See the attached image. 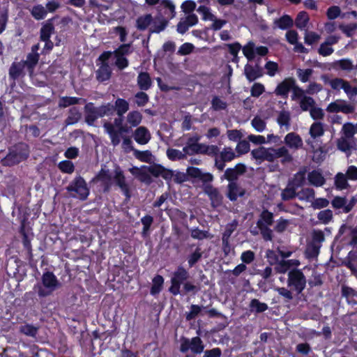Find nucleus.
<instances>
[{
    "label": "nucleus",
    "instance_id": "60",
    "mask_svg": "<svg viewBox=\"0 0 357 357\" xmlns=\"http://www.w3.org/2000/svg\"><path fill=\"white\" fill-rule=\"evenodd\" d=\"M134 156L142 162H149L152 159V154L150 151L134 150Z\"/></svg>",
    "mask_w": 357,
    "mask_h": 357
},
{
    "label": "nucleus",
    "instance_id": "48",
    "mask_svg": "<svg viewBox=\"0 0 357 357\" xmlns=\"http://www.w3.org/2000/svg\"><path fill=\"white\" fill-rule=\"evenodd\" d=\"M19 331L26 336L35 337L38 333V328L31 324H26L22 325Z\"/></svg>",
    "mask_w": 357,
    "mask_h": 357
},
{
    "label": "nucleus",
    "instance_id": "59",
    "mask_svg": "<svg viewBox=\"0 0 357 357\" xmlns=\"http://www.w3.org/2000/svg\"><path fill=\"white\" fill-rule=\"evenodd\" d=\"M275 291L284 299L285 302H290L294 298L293 292L294 291L291 290L290 288L276 287L275 288Z\"/></svg>",
    "mask_w": 357,
    "mask_h": 357
},
{
    "label": "nucleus",
    "instance_id": "29",
    "mask_svg": "<svg viewBox=\"0 0 357 357\" xmlns=\"http://www.w3.org/2000/svg\"><path fill=\"white\" fill-rule=\"evenodd\" d=\"M39 58V54L30 52L27 54L26 59L25 61H23L24 63V66H26V68L27 69L31 76L33 73L34 68L38 63Z\"/></svg>",
    "mask_w": 357,
    "mask_h": 357
},
{
    "label": "nucleus",
    "instance_id": "43",
    "mask_svg": "<svg viewBox=\"0 0 357 357\" xmlns=\"http://www.w3.org/2000/svg\"><path fill=\"white\" fill-rule=\"evenodd\" d=\"M350 139H351L344 137L339 138L337 141V146L338 149L346 153H350L352 149V145L349 142Z\"/></svg>",
    "mask_w": 357,
    "mask_h": 357
},
{
    "label": "nucleus",
    "instance_id": "40",
    "mask_svg": "<svg viewBox=\"0 0 357 357\" xmlns=\"http://www.w3.org/2000/svg\"><path fill=\"white\" fill-rule=\"evenodd\" d=\"M81 119V113L77 107H73L70 109L68 116L65 122L66 125H73L79 121Z\"/></svg>",
    "mask_w": 357,
    "mask_h": 357
},
{
    "label": "nucleus",
    "instance_id": "8",
    "mask_svg": "<svg viewBox=\"0 0 357 357\" xmlns=\"http://www.w3.org/2000/svg\"><path fill=\"white\" fill-rule=\"evenodd\" d=\"M42 282L44 287L40 285L37 286L38 294L40 297H45L50 295L61 285L54 273L49 271L43 273Z\"/></svg>",
    "mask_w": 357,
    "mask_h": 357
},
{
    "label": "nucleus",
    "instance_id": "56",
    "mask_svg": "<svg viewBox=\"0 0 357 357\" xmlns=\"http://www.w3.org/2000/svg\"><path fill=\"white\" fill-rule=\"evenodd\" d=\"M251 125L252 128L259 132H263L266 128V121L259 116H256L252 119Z\"/></svg>",
    "mask_w": 357,
    "mask_h": 357
},
{
    "label": "nucleus",
    "instance_id": "44",
    "mask_svg": "<svg viewBox=\"0 0 357 357\" xmlns=\"http://www.w3.org/2000/svg\"><path fill=\"white\" fill-rule=\"evenodd\" d=\"M153 285L151 289V294L152 295L158 294L160 292L163 283H164V279L162 276L160 275H157L155 276L152 280Z\"/></svg>",
    "mask_w": 357,
    "mask_h": 357
},
{
    "label": "nucleus",
    "instance_id": "9",
    "mask_svg": "<svg viewBox=\"0 0 357 357\" xmlns=\"http://www.w3.org/2000/svg\"><path fill=\"white\" fill-rule=\"evenodd\" d=\"M190 278L188 271L183 266H179L176 270L173 273L171 278V287L169 291L174 295L180 294L181 285L187 282Z\"/></svg>",
    "mask_w": 357,
    "mask_h": 357
},
{
    "label": "nucleus",
    "instance_id": "15",
    "mask_svg": "<svg viewBox=\"0 0 357 357\" xmlns=\"http://www.w3.org/2000/svg\"><path fill=\"white\" fill-rule=\"evenodd\" d=\"M204 192L209 197L213 207L215 208L222 205L224 197L217 188L211 184H206L204 186Z\"/></svg>",
    "mask_w": 357,
    "mask_h": 357
},
{
    "label": "nucleus",
    "instance_id": "14",
    "mask_svg": "<svg viewBox=\"0 0 357 357\" xmlns=\"http://www.w3.org/2000/svg\"><path fill=\"white\" fill-rule=\"evenodd\" d=\"M27 156L28 155L26 153H23L22 149L15 146L10 149L9 153L3 158L2 162L5 165L12 166L25 160Z\"/></svg>",
    "mask_w": 357,
    "mask_h": 357
},
{
    "label": "nucleus",
    "instance_id": "41",
    "mask_svg": "<svg viewBox=\"0 0 357 357\" xmlns=\"http://www.w3.org/2000/svg\"><path fill=\"white\" fill-rule=\"evenodd\" d=\"M342 296L345 297L349 303H356L354 298H357V291L346 285L342 286Z\"/></svg>",
    "mask_w": 357,
    "mask_h": 357
},
{
    "label": "nucleus",
    "instance_id": "42",
    "mask_svg": "<svg viewBox=\"0 0 357 357\" xmlns=\"http://www.w3.org/2000/svg\"><path fill=\"white\" fill-rule=\"evenodd\" d=\"M305 170L299 171L294 175L293 179L288 183L297 189L303 186L305 182Z\"/></svg>",
    "mask_w": 357,
    "mask_h": 357
},
{
    "label": "nucleus",
    "instance_id": "23",
    "mask_svg": "<svg viewBox=\"0 0 357 357\" xmlns=\"http://www.w3.org/2000/svg\"><path fill=\"white\" fill-rule=\"evenodd\" d=\"M244 74L249 82H253L263 75V68L259 64L255 66L246 64L244 67Z\"/></svg>",
    "mask_w": 357,
    "mask_h": 357
},
{
    "label": "nucleus",
    "instance_id": "58",
    "mask_svg": "<svg viewBox=\"0 0 357 357\" xmlns=\"http://www.w3.org/2000/svg\"><path fill=\"white\" fill-rule=\"evenodd\" d=\"M81 98L76 97H62L60 98L59 102V107H67L70 105H74L79 103Z\"/></svg>",
    "mask_w": 357,
    "mask_h": 357
},
{
    "label": "nucleus",
    "instance_id": "55",
    "mask_svg": "<svg viewBox=\"0 0 357 357\" xmlns=\"http://www.w3.org/2000/svg\"><path fill=\"white\" fill-rule=\"evenodd\" d=\"M151 168H154V165H144V171L142 172L139 177L138 178L141 182L147 185H149L152 183L153 180L150 176V174H151V172L150 171Z\"/></svg>",
    "mask_w": 357,
    "mask_h": 357
},
{
    "label": "nucleus",
    "instance_id": "20",
    "mask_svg": "<svg viewBox=\"0 0 357 357\" xmlns=\"http://www.w3.org/2000/svg\"><path fill=\"white\" fill-rule=\"evenodd\" d=\"M132 136L135 141L141 145L148 144L151 138L149 130L145 126H139L136 128Z\"/></svg>",
    "mask_w": 357,
    "mask_h": 357
},
{
    "label": "nucleus",
    "instance_id": "17",
    "mask_svg": "<svg viewBox=\"0 0 357 357\" xmlns=\"http://www.w3.org/2000/svg\"><path fill=\"white\" fill-rule=\"evenodd\" d=\"M114 181L116 185L121 189V192L126 196V199L129 200L131 197L130 187L126 182L123 172L121 169H116L115 171Z\"/></svg>",
    "mask_w": 357,
    "mask_h": 357
},
{
    "label": "nucleus",
    "instance_id": "38",
    "mask_svg": "<svg viewBox=\"0 0 357 357\" xmlns=\"http://www.w3.org/2000/svg\"><path fill=\"white\" fill-rule=\"evenodd\" d=\"M315 192L310 188H305L297 192V197L301 201L311 202L314 199Z\"/></svg>",
    "mask_w": 357,
    "mask_h": 357
},
{
    "label": "nucleus",
    "instance_id": "33",
    "mask_svg": "<svg viewBox=\"0 0 357 357\" xmlns=\"http://www.w3.org/2000/svg\"><path fill=\"white\" fill-rule=\"evenodd\" d=\"M126 121L128 124L130 125V129L137 127L142 121V114L139 111H131L127 114Z\"/></svg>",
    "mask_w": 357,
    "mask_h": 357
},
{
    "label": "nucleus",
    "instance_id": "45",
    "mask_svg": "<svg viewBox=\"0 0 357 357\" xmlns=\"http://www.w3.org/2000/svg\"><path fill=\"white\" fill-rule=\"evenodd\" d=\"M31 13L36 20H40L46 17L47 10L42 5H36L32 8Z\"/></svg>",
    "mask_w": 357,
    "mask_h": 357
},
{
    "label": "nucleus",
    "instance_id": "21",
    "mask_svg": "<svg viewBox=\"0 0 357 357\" xmlns=\"http://www.w3.org/2000/svg\"><path fill=\"white\" fill-rule=\"evenodd\" d=\"M227 197L231 201L235 202L238 197H243L245 194V190L241 187L237 182H231L227 187Z\"/></svg>",
    "mask_w": 357,
    "mask_h": 357
},
{
    "label": "nucleus",
    "instance_id": "12",
    "mask_svg": "<svg viewBox=\"0 0 357 357\" xmlns=\"http://www.w3.org/2000/svg\"><path fill=\"white\" fill-rule=\"evenodd\" d=\"M328 82L334 90L343 89L349 98L357 95V88L352 86L349 82L342 78H335L329 80Z\"/></svg>",
    "mask_w": 357,
    "mask_h": 357
},
{
    "label": "nucleus",
    "instance_id": "13",
    "mask_svg": "<svg viewBox=\"0 0 357 357\" xmlns=\"http://www.w3.org/2000/svg\"><path fill=\"white\" fill-rule=\"evenodd\" d=\"M246 166L243 163H238L232 168H227L221 176L220 180H227L229 183L237 182L238 178L246 172Z\"/></svg>",
    "mask_w": 357,
    "mask_h": 357
},
{
    "label": "nucleus",
    "instance_id": "46",
    "mask_svg": "<svg viewBox=\"0 0 357 357\" xmlns=\"http://www.w3.org/2000/svg\"><path fill=\"white\" fill-rule=\"evenodd\" d=\"M320 248V246L310 242L307 245L305 251L306 257L308 259L316 258L319 254Z\"/></svg>",
    "mask_w": 357,
    "mask_h": 357
},
{
    "label": "nucleus",
    "instance_id": "54",
    "mask_svg": "<svg viewBox=\"0 0 357 357\" xmlns=\"http://www.w3.org/2000/svg\"><path fill=\"white\" fill-rule=\"evenodd\" d=\"M167 155L171 160H179L187 158L183 150L181 151L174 149H168L167 150Z\"/></svg>",
    "mask_w": 357,
    "mask_h": 357
},
{
    "label": "nucleus",
    "instance_id": "30",
    "mask_svg": "<svg viewBox=\"0 0 357 357\" xmlns=\"http://www.w3.org/2000/svg\"><path fill=\"white\" fill-rule=\"evenodd\" d=\"M309 183L316 187L322 186L325 183V178L321 173L317 170H313L307 175Z\"/></svg>",
    "mask_w": 357,
    "mask_h": 357
},
{
    "label": "nucleus",
    "instance_id": "50",
    "mask_svg": "<svg viewBox=\"0 0 357 357\" xmlns=\"http://www.w3.org/2000/svg\"><path fill=\"white\" fill-rule=\"evenodd\" d=\"M300 107L303 111H310L311 108H313L315 105V100L310 96H303L299 102Z\"/></svg>",
    "mask_w": 357,
    "mask_h": 357
},
{
    "label": "nucleus",
    "instance_id": "1",
    "mask_svg": "<svg viewBox=\"0 0 357 357\" xmlns=\"http://www.w3.org/2000/svg\"><path fill=\"white\" fill-rule=\"evenodd\" d=\"M251 154L255 159L261 161L266 160L273 162L279 158H280V161L282 164L293 161V156L285 146H282L279 148H266L264 146H260L253 149L251 151Z\"/></svg>",
    "mask_w": 357,
    "mask_h": 357
},
{
    "label": "nucleus",
    "instance_id": "37",
    "mask_svg": "<svg viewBox=\"0 0 357 357\" xmlns=\"http://www.w3.org/2000/svg\"><path fill=\"white\" fill-rule=\"evenodd\" d=\"M113 106L115 108L117 116H123L129 110L128 102L123 98H117L115 101V105Z\"/></svg>",
    "mask_w": 357,
    "mask_h": 357
},
{
    "label": "nucleus",
    "instance_id": "52",
    "mask_svg": "<svg viewBox=\"0 0 357 357\" xmlns=\"http://www.w3.org/2000/svg\"><path fill=\"white\" fill-rule=\"evenodd\" d=\"M347 176L343 173H337L335 177V185L337 189H345L349 186Z\"/></svg>",
    "mask_w": 357,
    "mask_h": 357
},
{
    "label": "nucleus",
    "instance_id": "16",
    "mask_svg": "<svg viewBox=\"0 0 357 357\" xmlns=\"http://www.w3.org/2000/svg\"><path fill=\"white\" fill-rule=\"evenodd\" d=\"M114 176L109 170L101 169L96 177L93 179V182H100L103 187L104 192H108L112 185Z\"/></svg>",
    "mask_w": 357,
    "mask_h": 357
},
{
    "label": "nucleus",
    "instance_id": "24",
    "mask_svg": "<svg viewBox=\"0 0 357 357\" xmlns=\"http://www.w3.org/2000/svg\"><path fill=\"white\" fill-rule=\"evenodd\" d=\"M342 265L348 268L357 278V251H350L347 257L342 261Z\"/></svg>",
    "mask_w": 357,
    "mask_h": 357
},
{
    "label": "nucleus",
    "instance_id": "22",
    "mask_svg": "<svg viewBox=\"0 0 357 357\" xmlns=\"http://www.w3.org/2000/svg\"><path fill=\"white\" fill-rule=\"evenodd\" d=\"M286 147L294 150H298L303 147V142L302 138L296 132L288 133L284 139Z\"/></svg>",
    "mask_w": 357,
    "mask_h": 357
},
{
    "label": "nucleus",
    "instance_id": "49",
    "mask_svg": "<svg viewBox=\"0 0 357 357\" xmlns=\"http://www.w3.org/2000/svg\"><path fill=\"white\" fill-rule=\"evenodd\" d=\"M309 21V17L307 13L302 11L300 12L295 20L296 26L299 29H304Z\"/></svg>",
    "mask_w": 357,
    "mask_h": 357
},
{
    "label": "nucleus",
    "instance_id": "53",
    "mask_svg": "<svg viewBox=\"0 0 357 357\" xmlns=\"http://www.w3.org/2000/svg\"><path fill=\"white\" fill-rule=\"evenodd\" d=\"M341 132L343 134L342 137L351 139L356 133L355 125L349 122L345 123L342 126Z\"/></svg>",
    "mask_w": 357,
    "mask_h": 357
},
{
    "label": "nucleus",
    "instance_id": "26",
    "mask_svg": "<svg viewBox=\"0 0 357 357\" xmlns=\"http://www.w3.org/2000/svg\"><path fill=\"white\" fill-rule=\"evenodd\" d=\"M24 61L13 62L9 68V77L10 79L15 80L25 75Z\"/></svg>",
    "mask_w": 357,
    "mask_h": 357
},
{
    "label": "nucleus",
    "instance_id": "2",
    "mask_svg": "<svg viewBox=\"0 0 357 357\" xmlns=\"http://www.w3.org/2000/svg\"><path fill=\"white\" fill-rule=\"evenodd\" d=\"M168 24L169 20L163 17H158L154 19L151 14H145L137 18L135 27L140 31L149 29V38L152 33H159L163 31L168 26Z\"/></svg>",
    "mask_w": 357,
    "mask_h": 357
},
{
    "label": "nucleus",
    "instance_id": "57",
    "mask_svg": "<svg viewBox=\"0 0 357 357\" xmlns=\"http://www.w3.org/2000/svg\"><path fill=\"white\" fill-rule=\"evenodd\" d=\"M132 52L131 44H122L116 50L113 52L114 56H123L128 55Z\"/></svg>",
    "mask_w": 357,
    "mask_h": 357
},
{
    "label": "nucleus",
    "instance_id": "27",
    "mask_svg": "<svg viewBox=\"0 0 357 357\" xmlns=\"http://www.w3.org/2000/svg\"><path fill=\"white\" fill-rule=\"evenodd\" d=\"M150 171L155 177L160 176L165 180H171L174 176L172 171L167 169L160 165H154V168H151Z\"/></svg>",
    "mask_w": 357,
    "mask_h": 357
},
{
    "label": "nucleus",
    "instance_id": "18",
    "mask_svg": "<svg viewBox=\"0 0 357 357\" xmlns=\"http://www.w3.org/2000/svg\"><path fill=\"white\" fill-rule=\"evenodd\" d=\"M198 22V17L195 14L187 15L181 19L176 26V30L179 33L184 34L190 27L196 25Z\"/></svg>",
    "mask_w": 357,
    "mask_h": 357
},
{
    "label": "nucleus",
    "instance_id": "5",
    "mask_svg": "<svg viewBox=\"0 0 357 357\" xmlns=\"http://www.w3.org/2000/svg\"><path fill=\"white\" fill-rule=\"evenodd\" d=\"M273 222V213L267 209L263 210L257 222V227L259 229L263 239L266 241H271L273 238V230L269 228Z\"/></svg>",
    "mask_w": 357,
    "mask_h": 357
},
{
    "label": "nucleus",
    "instance_id": "64",
    "mask_svg": "<svg viewBox=\"0 0 357 357\" xmlns=\"http://www.w3.org/2000/svg\"><path fill=\"white\" fill-rule=\"evenodd\" d=\"M333 212L330 209L321 211L317 214V218L322 223L326 225L333 219Z\"/></svg>",
    "mask_w": 357,
    "mask_h": 357
},
{
    "label": "nucleus",
    "instance_id": "36",
    "mask_svg": "<svg viewBox=\"0 0 357 357\" xmlns=\"http://www.w3.org/2000/svg\"><path fill=\"white\" fill-rule=\"evenodd\" d=\"M250 310L255 313H261L268 309L266 303L261 302L257 298H253L250 301L249 304Z\"/></svg>",
    "mask_w": 357,
    "mask_h": 357
},
{
    "label": "nucleus",
    "instance_id": "34",
    "mask_svg": "<svg viewBox=\"0 0 357 357\" xmlns=\"http://www.w3.org/2000/svg\"><path fill=\"white\" fill-rule=\"evenodd\" d=\"M290 112L286 110L280 111L277 118V123L279 124V126L281 128L284 126L286 130H288L290 127Z\"/></svg>",
    "mask_w": 357,
    "mask_h": 357
},
{
    "label": "nucleus",
    "instance_id": "62",
    "mask_svg": "<svg viewBox=\"0 0 357 357\" xmlns=\"http://www.w3.org/2000/svg\"><path fill=\"white\" fill-rule=\"evenodd\" d=\"M324 241H325L324 234L321 230L314 229L312 231L311 243L321 247L322 243Z\"/></svg>",
    "mask_w": 357,
    "mask_h": 357
},
{
    "label": "nucleus",
    "instance_id": "39",
    "mask_svg": "<svg viewBox=\"0 0 357 357\" xmlns=\"http://www.w3.org/2000/svg\"><path fill=\"white\" fill-rule=\"evenodd\" d=\"M297 188L287 183V187L281 192V198L283 201H289L297 197Z\"/></svg>",
    "mask_w": 357,
    "mask_h": 357
},
{
    "label": "nucleus",
    "instance_id": "3",
    "mask_svg": "<svg viewBox=\"0 0 357 357\" xmlns=\"http://www.w3.org/2000/svg\"><path fill=\"white\" fill-rule=\"evenodd\" d=\"M123 116H118L114 119V121H104L103 128L108 134L111 144L114 146L119 145L121 143V136L122 134L128 133L130 128L127 125H123Z\"/></svg>",
    "mask_w": 357,
    "mask_h": 357
},
{
    "label": "nucleus",
    "instance_id": "19",
    "mask_svg": "<svg viewBox=\"0 0 357 357\" xmlns=\"http://www.w3.org/2000/svg\"><path fill=\"white\" fill-rule=\"evenodd\" d=\"M187 174L191 178L200 180L204 183H211L213 180V176L211 173L203 172L200 169L197 167H188Z\"/></svg>",
    "mask_w": 357,
    "mask_h": 357
},
{
    "label": "nucleus",
    "instance_id": "63",
    "mask_svg": "<svg viewBox=\"0 0 357 357\" xmlns=\"http://www.w3.org/2000/svg\"><path fill=\"white\" fill-rule=\"evenodd\" d=\"M227 104L218 96H214L211 100V108L215 111L225 109Z\"/></svg>",
    "mask_w": 357,
    "mask_h": 357
},
{
    "label": "nucleus",
    "instance_id": "11",
    "mask_svg": "<svg viewBox=\"0 0 357 357\" xmlns=\"http://www.w3.org/2000/svg\"><path fill=\"white\" fill-rule=\"evenodd\" d=\"M355 109L354 105L342 99H337L331 102L326 107V111L329 113L342 112L345 114H352L355 112Z\"/></svg>",
    "mask_w": 357,
    "mask_h": 357
},
{
    "label": "nucleus",
    "instance_id": "32",
    "mask_svg": "<svg viewBox=\"0 0 357 357\" xmlns=\"http://www.w3.org/2000/svg\"><path fill=\"white\" fill-rule=\"evenodd\" d=\"M152 82L149 74L146 72H142L137 77V85L142 91H147L151 86Z\"/></svg>",
    "mask_w": 357,
    "mask_h": 357
},
{
    "label": "nucleus",
    "instance_id": "7",
    "mask_svg": "<svg viewBox=\"0 0 357 357\" xmlns=\"http://www.w3.org/2000/svg\"><path fill=\"white\" fill-rule=\"evenodd\" d=\"M66 190L71 193V197L81 200L86 199L89 195V188L85 180L80 176H76L66 187Z\"/></svg>",
    "mask_w": 357,
    "mask_h": 357
},
{
    "label": "nucleus",
    "instance_id": "25",
    "mask_svg": "<svg viewBox=\"0 0 357 357\" xmlns=\"http://www.w3.org/2000/svg\"><path fill=\"white\" fill-rule=\"evenodd\" d=\"M295 81L292 78H286L281 83H280L275 90V93L277 96H280L287 98L288 93L294 86Z\"/></svg>",
    "mask_w": 357,
    "mask_h": 357
},
{
    "label": "nucleus",
    "instance_id": "61",
    "mask_svg": "<svg viewBox=\"0 0 357 357\" xmlns=\"http://www.w3.org/2000/svg\"><path fill=\"white\" fill-rule=\"evenodd\" d=\"M141 222L143 225L142 234L144 236L149 234L150 227L153 222V218L151 215H146L141 219Z\"/></svg>",
    "mask_w": 357,
    "mask_h": 357
},
{
    "label": "nucleus",
    "instance_id": "51",
    "mask_svg": "<svg viewBox=\"0 0 357 357\" xmlns=\"http://www.w3.org/2000/svg\"><path fill=\"white\" fill-rule=\"evenodd\" d=\"M218 157L225 162H230L236 157V154L231 147H225L222 151H219Z\"/></svg>",
    "mask_w": 357,
    "mask_h": 357
},
{
    "label": "nucleus",
    "instance_id": "28",
    "mask_svg": "<svg viewBox=\"0 0 357 357\" xmlns=\"http://www.w3.org/2000/svg\"><path fill=\"white\" fill-rule=\"evenodd\" d=\"M112 70L109 64L106 62H102L96 71V78L100 82H104L110 78Z\"/></svg>",
    "mask_w": 357,
    "mask_h": 357
},
{
    "label": "nucleus",
    "instance_id": "4",
    "mask_svg": "<svg viewBox=\"0 0 357 357\" xmlns=\"http://www.w3.org/2000/svg\"><path fill=\"white\" fill-rule=\"evenodd\" d=\"M85 121L88 125L92 126L98 119L105 116H112L115 112V108L111 103L95 107L93 103H87L84 107Z\"/></svg>",
    "mask_w": 357,
    "mask_h": 357
},
{
    "label": "nucleus",
    "instance_id": "47",
    "mask_svg": "<svg viewBox=\"0 0 357 357\" xmlns=\"http://www.w3.org/2000/svg\"><path fill=\"white\" fill-rule=\"evenodd\" d=\"M275 23L281 29H286L293 26V20L287 15H284L280 18L275 20Z\"/></svg>",
    "mask_w": 357,
    "mask_h": 357
},
{
    "label": "nucleus",
    "instance_id": "6",
    "mask_svg": "<svg viewBox=\"0 0 357 357\" xmlns=\"http://www.w3.org/2000/svg\"><path fill=\"white\" fill-rule=\"evenodd\" d=\"M287 287L298 295L305 289L307 280L301 269L293 268L287 273Z\"/></svg>",
    "mask_w": 357,
    "mask_h": 357
},
{
    "label": "nucleus",
    "instance_id": "35",
    "mask_svg": "<svg viewBox=\"0 0 357 357\" xmlns=\"http://www.w3.org/2000/svg\"><path fill=\"white\" fill-rule=\"evenodd\" d=\"M54 32V26L53 24L49 20L41 27L40 30V40H48V39H50V36Z\"/></svg>",
    "mask_w": 357,
    "mask_h": 357
},
{
    "label": "nucleus",
    "instance_id": "10",
    "mask_svg": "<svg viewBox=\"0 0 357 357\" xmlns=\"http://www.w3.org/2000/svg\"><path fill=\"white\" fill-rule=\"evenodd\" d=\"M204 345L202 340L198 336L191 339L183 337L181 340L180 351L186 353L188 350L194 354H201L204 351Z\"/></svg>",
    "mask_w": 357,
    "mask_h": 357
},
{
    "label": "nucleus",
    "instance_id": "31",
    "mask_svg": "<svg viewBox=\"0 0 357 357\" xmlns=\"http://www.w3.org/2000/svg\"><path fill=\"white\" fill-rule=\"evenodd\" d=\"M324 124L321 121L314 122L310 128L309 134L310 137L315 139L322 137L324 135Z\"/></svg>",
    "mask_w": 357,
    "mask_h": 357
}]
</instances>
